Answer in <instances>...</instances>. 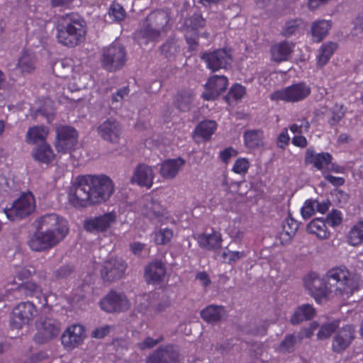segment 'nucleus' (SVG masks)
<instances>
[{
  "mask_svg": "<svg viewBox=\"0 0 363 363\" xmlns=\"http://www.w3.org/2000/svg\"><path fill=\"white\" fill-rule=\"evenodd\" d=\"M37 67V57L29 50L23 51L20 55L16 68L22 74L33 73Z\"/></svg>",
  "mask_w": 363,
  "mask_h": 363,
  "instance_id": "obj_23",
  "label": "nucleus"
},
{
  "mask_svg": "<svg viewBox=\"0 0 363 363\" xmlns=\"http://www.w3.org/2000/svg\"><path fill=\"white\" fill-rule=\"evenodd\" d=\"M310 94L311 87L304 82H299L274 91L270 94L269 98L272 101L281 100L295 103L305 99Z\"/></svg>",
  "mask_w": 363,
  "mask_h": 363,
  "instance_id": "obj_7",
  "label": "nucleus"
},
{
  "mask_svg": "<svg viewBox=\"0 0 363 363\" xmlns=\"http://www.w3.org/2000/svg\"><path fill=\"white\" fill-rule=\"evenodd\" d=\"M360 277L345 267L330 269L324 279L310 274L304 279L305 287L317 303H320L330 293L335 296H352L359 287Z\"/></svg>",
  "mask_w": 363,
  "mask_h": 363,
  "instance_id": "obj_1",
  "label": "nucleus"
},
{
  "mask_svg": "<svg viewBox=\"0 0 363 363\" xmlns=\"http://www.w3.org/2000/svg\"><path fill=\"white\" fill-rule=\"evenodd\" d=\"M245 146L250 150L260 149L264 147V135L262 130H250L244 133Z\"/></svg>",
  "mask_w": 363,
  "mask_h": 363,
  "instance_id": "obj_31",
  "label": "nucleus"
},
{
  "mask_svg": "<svg viewBox=\"0 0 363 363\" xmlns=\"http://www.w3.org/2000/svg\"><path fill=\"white\" fill-rule=\"evenodd\" d=\"M72 69V67L67 60H57L52 66V72L57 76L65 78L67 74Z\"/></svg>",
  "mask_w": 363,
  "mask_h": 363,
  "instance_id": "obj_47",
  "label": "nucleus"
},
{
  "mask_svg": "<svg viewBox=\"0 0 363 363\" xmlns=\"http://www.w3.org/2000/svg\"><path fill=\"white\" fill-rule=\"evenodd\" d=\"M97 132L102 139L113 143H118L122 134L119 122L112 118L100 123L97 127Z\"/></svg>",
  "mask_w": 363,
  "mask_h": 363,
  "instance_id": "obj_18",
  "label": "nucleus"
},
{
  "mask_svg": "<svg viewBox=\"0 0 363 363\" xmlns=\"http://www.w3.org/2000/svg\"><path fill=\"white\" fill-rule=\"evenodd\" d=\"M85 337L84 327L80 324H73L64 331L61 342L65 349L74 350L83 343Z\"/></svg>",
  "mask_w": 363,
  "mask_h": 363,
  "instance_id": "obj_14",
  "label": "nucleus"
},
{
  "mask_svg": "<svg viewBox=\"0 0 363 363\" xmlns=\"http://www.w3.org/2000/svg\"><path fill=\"white\" fill-rule=\"evenodd\" d=\"M225 315L222 306L210 305L201 311V318L209 323H216L220 321Z\"/></svg>",
  "mask_w": 363,
  "mask_h": 363,
  "instance_id": "obj_32",
  "label": "nucleus"
},
{
  "mask_svg": "<svg viewBox=\"0 0 363 363\" xmlns=\"http://www.w3.org/2000/svg\"><path fill=\"white\" fill-rule=\"evenodd\" d=\"M216 129V123L213 121L201 122L196 128V133L205 140H208Z\"/></svg>",
  "mask_w": 363,
  "mask_h": 363,
  "instance_id": "obj_40",
  "label": "nucleus"
},
{
  "mask_svg": "<svg viewBox=\"0 0 363 363\" xmlns=\"http://www.w3.org/2000/svg\"><path fill=\"white\" fill-rule=\"evenodd\" d=\"M162 340V337L157 340H154L152 337H147L143 342H139L138 346L141 350H145L147 348H152L157 345Z\"/></svg>",
  "mask_w": 363,
  "mask_h": 363,
  "instance_id": "obj_59",
  "label": "nucleus"
},
{
  "mask_svg": "<svg viewBox=\"0 0 363 363\" xmlns=\"http://www.w3.org/2000/svg\"><path fill=\"white\" fill-rule=\"evenodd\" d=\"M111 326L105 325L95 328L91 332V337L96 339H101L106 336L111 331Z\"/></svg>",
  "mask_w": 363,
  "mask_h": 363,
  "instance_id": "obj_57",
  "label": "nucleus"
},
{
  "mask_svg": "<svg viewBox=\"0 0 363 363\" xmlns=\"http://www.w3.org/2000/svg\"><path fill=\"white\" fill-rule=\"evenodd\" d=\"M177 358V352L172 347H167L155 351L148 357L147 363H176Z\"/></svg>",
  "mask_w": 363,
  "mask_h": 363,
  "instance_id": "obj_27",
  "label": "nucleus"
},
{
  "mask_svg": "<svg viewBox=\"0 0 363 363\" xmlns=\"http://www.w3.org/2000/svg\"><path fill=\"white\" fill-rule=\"evenodd\" d=\"M113 191V183L106 175L78 176L72 183L68 199L73 206L84 208L106 201Z\"/></svg>",
  "mask_w": 363,
  "mask_h": 363,
  "instance_id": "obj_2",
  "label": "nucleus"
},
{
  "mask_svg": "<svg viewBox=\"0 0 363 363\" xmlns=\"http://www.w3.org/2000/svg\"><path fill=\"white\" fill-rule=\"evenodd\" d=\"M108 13L112 21L116 23L123 21L126 16V11L123 6L116 1L111 3Z\"/></svg>",
  "mask_w": 363,
  "mask_h": 363,
  "instance_id": "obj_43",
  "label": "nucleus"
},
{
  "mask_svg": "<svg viewBox=\"0 0 363 363\" xmlns=\"http://www.w3.org/2000/svg\"><path fill=\"white\" fill-rule=\"evenodd\" d=\"M245 256L246 255L244 252L230 250L228 253V260H227V263L229 264H233L238 260L245 257Z\"/></svg>",
  "mask_w": 363,
  "mask_h": 363,
  "instance_id": "obj_62",
  "label": "nucleus"
},
{
  "mask_svg": "<svg viewBox=\"0 0 363 363\" xmlns=\"http://www.w3.org/2000/svg\"><path fill=\"white\" fill-rule=\"evenodd\" d=\"M193 99L194 95L191 91H184L177 95L175 104L178 109L186 112L190 110Z\"/></svg>",
  "mask_w": 363,
  "mask_h": 363,
  "instance_id": "obj_39",
  "label": "nucleus"
},
{
  "mask_svg": "<svg viewBox=\"0 0 363 363\" xmlns=\"http://www.w3.org/2000/svg\"><path fill=\"white\" fill-rule=\"evenodd\" d=\"M186 23L193 30H196L205 26V20L199 13H194L186 21Z\"/></svg>",
  "mask_w": 363,
  "mask_h": 363,
  "instance_id": "obj_52",
  "label": "nucleus"
},
{
  "mask_svg": "<svg viewBox=\"0 0 363 363\" xmlns=\"http://www.w3.org/2000/svg\"><path fill=\"white\" fill-rule=\"evenodd\" d=\"M37 315L35 305L30 302H21L13 309L11 318V325L13 328L18 329L28 325Z\"/></svg>",
  "mask_w": 363,
  "mask_h": 363,
  "instance_id": "obj_11",
  "label": "nucleus"
},
{
  "mask_svg": "<svg viewBox=\"0 0 363 363\" xmlns=\"http://www.w3.org/2000/svg\"><path fill=\"white\" fill-rule=\"evenodd\" d=\"M78 143L77 131L72 126L59 125L56 128L55 143L57 152L65 154L74 150Z\"/></svg>",
  "mask_w": 363,
  "mask_h": 363,
  "instance_id": "obj_9",
  "label": "nucleus"
},
{
  "mask_svg": "<svg viewBox=\"0 0 363 363\" xmlns=\"http://www.w3.org/2000/svg\"><path fill=\"white\" fill-rule=\"evenodd\" d=\"M116 214L114 212L106 213L84 222V228L90 232H104L115 223Z\"/></svg>",
  "mask_w": 363,
  "mask_h": 363,
  "instance_id": "obj_20",
  "label": "nucleus"
},
{
  "mask_svg": "<svg viewBox=\"0 0 363 363\" xmlns=\"http://www.w3.org/2000/svg\"><path fill=\"white\" fill-rule=\"evenodd\" d=\"M206 67L212 72L226 69L232 63V55L230 50L218 49L211 52H206L201 56Z\"/></svg>",
  "mask_w": 363,
  "mask_h": 363,
  "instance_id": "obj_10",
  "label": "nucleus"
},
{
  "mask_svg": "<svg viewBox=\"0 0 363 363\" xmlns=\"http://www.w3.org/2000/svg\"><path fill=\"white\" fill-rule=\"evenodd\" d=\"M294 45L291 43L283 41L274 45L271 48L272 58L274 62L286 61L294 50Z\"/></svg>",
  "mask_w": 363,
  "mask_h": 363,
  "instance_id": "obj_29",
  "label": "nucleus"
},
{
  "mask_svg": "<svg viewBox=\"0 0 363 363\" xmlns=\"http://www.w3.org/2000/svg\"><path fill=\"white\" fill-rule=\"evenodd\" d=\"M354 327L350 325H347L340 329L333 337V350L338 353L345 350L354 338Z\"/></svg>",
  "mask_w": 363,
  "mask_h": 363,
  "instance_id": "obj_19",
  "label": "nucleus"
},
{
  "mask_svg": "<svg viewBox=\"0 0 363 363\" xmlns=\"http://www.w3.org/2000/svg\"><path fill=\"white\" fill-rule=\"evenodd\" d=\"M33 116L35 118L43 116L48 123L52 121L55 116L53 101L50 99L39 101V107L34 111Z\"/></svg>",
  "mask_w": 363,
  "mask_h": 363,
  "instance_id": "obj_34",
  "label": "nucleus"
},
{
  "mask_svg": "<svg viewBox=\"0 0 363 363\" xmlns=\"http://www.w3.org/2000/svg\"><path fill=\"white\" fill-rule=\"evenodd\" d=\"M127 264L121 258H111L104 262L101 269V276L104 281L113 282L123 277Z\"/></svg>",
  "mask_w": 363,
  "mask_h": 363,
  "instance_id": "obj_13",
  "label": "nucleus"
},
{
  "mask_svg": "<svg viewBox=\"0 0 363 363\" xmlns=\"http://www.w3.org/2000/svg\"><path fill=\"white\" fill-rule=\"evenodd\" d=\"M228 86V79L223 75H213L206 84V91L202 97L206 100H213Z\"/></svg>",
  "mask_w": 363,
  "mask_h": 363,
  "instance_id": "obj_21",
  "label": "nucleus"
},
{
  "mask_svg": "<svg viewBox=\"0 0 363 363\" xmlns=\"http://www.w3.org/2000/svg\"><path fill=\"white\" fill-rule=\"evenodd\" d=\"M19 290L26 296L38 297L42 293L41 287L33 281H29L23 283L19 286Z\"/></svg>",
  "mask_w": 363,
  "mask_h": 363,
  "instance_id": "obj_45",
  "label": "nucleus"
},
{
  "mask_svg": "<svg viewBox=\"0 0 363 363\" xmlns=\"http://www.w3.org/2000/svg\"><path fill=\"white\" fill-rule=\"evenodd\" d=\"M37 230H47L68 233L67 222L56 213H48L40 216L38 220Z\"/></svg>",
  "mask_w": 363,
  "mask_h": 363,
  "instance_id": "obj_16",
  "label": "nucleus"
},
{
  "mask_svg": "<svg viewBox=\"0 0 363 363\" xmlns=\"http://www.w3.org/2000/svg\"><path fill=\"white\" fill-rule=\"evenodd\" d=\"M100 306L108 313L121 312L128 310L130 303L125 294L111 291L100 301Z\"/></svg>",
  "mask_w": 363,
  "mask_h": 363,
  "instance_id": "obj_15",
  "label": "nucleus"
},
{
  "mask_svg": "<svg viewBox=\"0 0 363 363\" xmlns=\"http://www.w3.org/2000/svg\"><path fill=\"white\" fill-rule=\"evenodd\" d=\"M129 93V89L128 87H123L122 89L118 90L115 94L112 96V101L113 102H119L123 99L128 96Z\"/></svg>",
  "mask_w": 363,
  "mask_h": 363,
  "instance_id": "obj_64",
  "label": "nucleus"
},
{
  "mask_svg": "<svg viewBox=\"0 0 363 363\" xmlns=\"http://www.w3.org/2000/svg\"><path fill=\"white\" fill-rule=\"evenodd\" d=\"M128 60L125 47L118 41L104 47L101 52L100 63L105 70L114 72L121 69Z\"/></svg>",
  "mask_w": 363,
  "mask_h": 363,
  "instance_id": "obj_5",
  "label": "nucleus"
},
{
  "mask_svg": "<svg viewBox=\"0 0 363 363\" xmlns=\"http://www.w3.org/2000/svg\"><path fill=\"white\" fill-rule=\"evenodd\" d=\"M14 186V182L4 174L0 175V194H8Z\"/></svg>",
  "mask_w": 363,
  "mask_h": 363,
  "instance_id": "obj_51",
  "label": "nucleus"
},
{
  "mask_svg": "<svg viewBox=\"0 0 363 363\" xmlns=\"http://www.w3.org/2000/svg\"><path fill=\"white\" fill-rule=\"evenodd\" d=\"M33 156L35 160L43 163H49L54 158V153L50 146L43 143L39 147L35 148Z\"/></svg>",
  "mask_w": 363,
  "mask_h": 363,
  "instance_id": "obj_37",
  "label": "nucleus"
},
{
  "mask_svg": "<svg viewBox=\"0 0 363 363\" xmlns=\"http://www.w3.org/2000/svg\"><path fill=\"white\" fill-rule=\"evenodd\" d=\"M162 51L165 53L167 57H170L177 51V46L173 42H167L162 46Z\"/></svg>",
  "mask_w": 363,
  "mask_h": 363,
  "instance_id": "obj_63",
  "label": "nucleus"
},
{
  "mask_svg": "<svg viewBox=\"0 0 363 363\" xmlns=\"http://www.w3.org/2000/svg\"><path fill=\"white\" fill-rule=\"evenodd\" d=\"M245 87L240 84H235L229 91V96L236 100L241 99L245 94Z\"/></svg>",
  "mask_w": 363,
  "mask_h": 363,
  "instance_id": "obj_56",
  "label": "nucleus"
},
{
  "mask_svg": "<svg viewBox=\"0 0 363 363\" xmlns=\"http://www.w3.org/2000/svg\"><path fill=\"white\" fill-rule=\"evenodd\" d=\"M166 274V269L161 261L155 260L148 264L145 271V277L148 283L161 281Z\"/></svg>",
  "mask_w": 363,
  "mask_h": 363,
  "instance_id": "obj_28",
  "label": "nucleus"
},
{
  "mask_svg": "<svg viewBox=\"0 0 363 363\" xmlns=\"http://www.w3.org/2000/svg\"><path fill=\"white\" fill-rule=\"evenodd\" d=\"M86 23L76 13L62 16L57 26V39L59 43L73 48L85 39Z\"/></svg>",
  "mask_w": 363,
  "mask_h": 363,
  "instance_id": "obj_4",
  "label": "nucleus"
},
{
  "mask_svg": "<svg viewBox=\"0 0 363 363\" xmlns=\"http://www.w3.org/2000/svg\"><path fill=\"white\" fill-rule=\"evenodd\" d=\"M298 228V224L296 220L291 217H287L282 225L281 236H286V240H290L296 234Z\"/></svg>",
  "mask_w": 363,
  "mask_h": 363,
  "instance_id": "obj_44",
  "label": "nucleus"
},
{
  "mask_svg": "<svg viewBox=\"0 0 363 363\" xmlns=\"http://www.w3.org/2000/svg\"><path fill=\"white\" fill-rule=\"evenodd\" d=\"M300 21L298 20H291L287 21L283 28L282 34L286 37L295 34L298 29Z\"/></svg>",
  "mask_w": 363,
  "mask_h": 363,
  "instance_id": "obj_53",
  "label": "nucleus"
},
{
  "mask_svg": "<svg viewBox=\"0 0 363 363\" xmlns=\"http://www.w3.org/2000/svg\"><path fill=\"white\" fill-rule=\"evenodd\" d=\"M347 242L351 246H358L363 244V221H359L350 230Z\"/></svg>",
  "mask_w": 363,
  "mask_h": 363,
  "instance_id": "obj_38",
  "label": "nucleus"
},
{
  "mask_svg": "<svg viewBox=\"0 0 363 363\" xmlns=\"http://www.w3.org/2000/svg\"><path fill=\"white\" fill-rule=\"evenodd\" d=\"M169 17L164 11H154L140 21L135 33V38L140 45L155 43L165 35L169 29Z\"/></svg>",
  "mask_w": 363,
  "mask_h": 363,
  "instance_id": "obj_3",
  "label": "nucleus"
},
{
  "mask_svg": "<svg viewBox=\"0 0 363 363\" xmlns=\"http://www.w3.org/2000/svg\"><path fill=\"white\" fill-rule=\"evenodd\" d=\"M331 26L330 21L322 19L313 22L311 26L313 38L317 42L321 41L328 35Z\"/></svg>",
  "mask_w": 363,
  "mask_h": 363,
  "instance_id": "obj_35",
  "label": "nucleus"
},
{
  "mask_svg": "<svg viewBox=\"0 0 363 363\" xmlns=\"http://www.w3.org/2000/svg\"><path fill=\"white\" fill-rule=\"evenodd\" d=\"M248 159L245 157L238 158L232 167V171L240 175H245L250 167Z\"/></svg>",
  "mask_w": 363,
  "mask_h": 363,
  "instance_id": "obj_48",
  "label": "nucleus"
},
{
  "mask_svg": "<svg viewBox=\"0 0 363 363\" xmlns=\"http://www.w3.org/2000/svg\"><path fill=\"white\" fill-rule=\"evenodd\" d=\"M237 154V150L232 147H228L220 152V158L224 163L227 164L228 163L229 160L232 157L236 156Z\"/></svg>",
  "mask_w": 363,
  "mask_h": 363,
  "instance_id": "obj_60",
  "label": "nucleus"
},
{
  "mask_svg": "<svg viewBox=\"0 0 363 363\" xmlns=\"http://www.w3.org/2000/svg\"><path fill=\"white\" fill-rule=\"evenodd\" d=\"M60 332V323L56 319L45 318L39 320L33 339L38 344H44L57 337Z\"/></svg>",
  "mask_w": 363,
  "mask_h": 363,
  "instance_id": "obj_12",
  "label": "nucleus"
},
{
  "mask_svg": "<svg viewBox=\"0 0 363 363\" xmlns=\"http://www.w3.org/2000/svg\"><path fill=\"white\" fill-rule=\"evenodd\" d=\"M331 161L332 156L328 152L317 153L312 147H308L306 151V163L313 164L318 170L329 164Z\"/></svg>",
  "mask_w": 363,
  "mask_h": 363,
  "instance_id": "obj_24",
  "label": "nucleus"
},
{
  "mask_svg": "<svg viewBox=\"0 0 363 363\" xmlns=\"http://www.w3.org/2000/svg\"><path fill=\"white\" fill-rule=\"evenodd\" d=\"M35 208V201L30 193L22 194L10 208L5 210L6 217L11 220L23 218L31 214Z\"/></svg>",
  "mask_w": 363,
  "mask_h": 363,
  "instance_id": "obj_8",
  "label": "nucleus"
},
{
  "mask_svg": "<svg viewBox=\"0 0 363 363\" xmlns=\"http://www.w3.org/2000/svg\"><path fill=\"white\" fill-rule=\"evenodd\" d=\"M67 235L57 231L38 230L30 237L28 244L32 250L40 252L53 247Z\"/></svg>",
  "mask_w": 363,
  "mask_h": 363,
  "instance_id": "obj_6",
  "label": "nucleus"
},
{
  "mask_svg": "<svg viewBox=\"0 0 363 363\" xmlns=\"http://www.w3.org/2000/svg\"><path fill=\"white\" fill-rule=\"evenodd\" d=\"M289 140L290 138L288 133V129L284 128L277 138V147L281 149H285V147L289 145Z\"/></svg>",
  "mask_w": 363,
  "mask_h": 363,
  "instance_id": "obj_58",
  "label": "nucleus"
},
{
  "mask_svg": "<svg viewBox=\"0 0 363 363\" xmlns=\"http://www.w3.org/2000/svg\"><path fill=\"white\" fill-rule=\"evenodd\" d=\"M326 221L329 225L333 228L340 225L342 221L341 212L337 210H333L327 216Z\"/></svg>",
  "mask_w": 363,
  "mask_h": 363,
  "instance_id": "obj_54",
  "label": "nucleus"
},
{
  "mask_svg": "<svg viewBox=\"0 0 363 363\" xmlns=\"http://www.w3.org/2000/svg\"><path fill=\"white\" fill-rule=\"evenodd\" d=\"M315 315V309L308 303L298 306L291 317L290 322L292 325H297L303 321L313 318Z\"/></svg>",
  "mask_w": 363,
  "mask_h": 363,
  "instance_id": "obj_30",
  "label": "nucleus"
},
{
  "mask_svg": "<svg viewBox=\"0 0 363 363\" xmlns=\"http://www.w3.org/2000/svg\"><path fill=\"white\" fill-rule=\"evenodd\" d=\"M184 164V160L181 157L167 160L161 164L160 174L165 179H172L177 176Z\"/></svg>",
  "mask_w": 363,
  "mask_h": 363,
  "instance_id": "obj_26",
  "label": "nucleus"
},
{
  "mask_svg": "<svg viewBox=\"0 0 363 363\" xmlns=\"http://www.w3.org/2000/svg\"><path fill=\"white\" fill-rule=\"evenodd\" d=\"M302 337L300 335H288L281 342L279 350L283 352H292L296 347V344L300 342Z\"/></svg>",
  "mask_w": 363,
  "mask_h": 363,
  "instance_id": "obj_41",
  "label": "nucleus"
},
{
  "mask_svg": "<svg viewBox=\"0 0 363 363\" xmlns=\"http://www.w3.org/2000/svg\"><path fill=\"white\" fill-rule=\"evenodd\" d=\"M344 116L345 110L343 109V107L342 106L336 105L333 108L332 116L328 121L329 123L331 125H335L337 124L340 121V120L344 117Z\"/></svg>",
  "mask_w": 363,
  "mask_h": 363,
  "instance_id": "obj_55",
  "label": "nucleus"
},
{
  "mask_svg": "<svg viewBox=\"0 0 363 363\" xmlns=\"http://www.w3.org/2000/svg\"><path fill=\"white\" fill-rule=\"evenodd\" d=\"M336 48L337 45L334 43L328 42L323 44L320 48V54L318 56V65H324L329 60Z\"/></svg>",
  "mask_w": 363,
  "mask_h": 363,
  "instance_id": "obj_42",
  "label": "nucleus"
},
{
  "mask_svg": "<svg viewBox=\"0 0 363 363\" xmlns=\"http://www.w3.org/2000/svg\"><path fill=\"white\" fill-rule=\"evenodd\" d=\"M154 178L152 168L147 164H140L135 168L130 182L150 189L152 185Z\"/></svg>",
  "mask_w": 363,
  "mask_h": 363,
  "instance_id": "obj_22",
  "label": "nucleus"
},
{
  "mask_svg": "<svg viewBox=\"0 0 363 363\" xmlns=\"http://www.w3.org/2000/svg\"><path fill=\"white\" fill-rule=\"evenodd\" d=\"M173 237V231L169 228H162L154 233V241L157 245L167 244Z\"/></svg>",
  "mask_w": 363,
  "mask_h": 363,
  "instance_id": "obj_46",
  "label": "nucleus"
},
{
  "mask_svg": "<svg viewBox=\"0 0 363 363\" xmlns=\"http://www.w3.org/2000/svg\"><path fill=\"white\" fill-rule=\"evenodd\" d=\"M338 325L339 322L337 320L323 325L318 333V337L320 339H325L330 337L338 327Z\"/></svg>",
  "mask_w": 363,
  "mask_h": 363,
  "instance_id": "obj_49",
  "label": "nucleus"
},
{
  "mask_svg": "<svg viewBox=\"0 0 363 363\" xmlns=\"http://www.w3.org/2000/svg\"><path fill=\"white\" fill-rule=\"evenodd\" d=\"M315 211V200L308 199L306 201L303 206L301 208V214L305 219L311 218Z\"/></svg>",
  "mask_w": 363,
  "mask_h": 363,
  "instance_id": "obj_50",
  "label": "nucleus"
},
{
  "mask_svg": "<svg viewBox=\"0 0 363 363\" xmlns=\"http://www.w3.org/2000/svg\"><path fill=\"white\" fill-rule=\"evenodd\" d=\"M143 211L146 217L155 223L163 222L168 217L165 208L150 196L143 199Z\"/></svg>",
  "mask_w": 363,
  "mask_h": 363,
  "instance_id": "obj_17",
  "label": "nucleus"
},
{
  "mask_svg": "<svg viewBox=\"0 0 363 363\" xmlns=\"http://www.w3.org/2000/svg\"><path fill=\"white\" fill-rule=\"evenodd\" d=\"M49 133V128L44 125H35L30 128L26 135V142L28 144L44 143Z\"/></svg>",
  "mask_w": 363,
  "mask_h": 363,
  "instance_id": "obj_33",
  "label": "nucleus"
},
{
  "mask_svg": "<svg viewBox=\"0 0 363 363\" xmlns=\"http://www.w3.org/2000/svg\"><path fill=\"white\" fill-rule=\"evenodd\" d=\"M73 0H50V4L52 7L62 9H72Z\"/></svg>",
  "mask_w": 363,
  "mask_h": 363,
  "instance_id": "obj_61",
  "label": "nucleus"
},
{
  "mask_svg": "<svg viewBox=\"0 0 363 363\" xmlns=\"http://www.w3.org/2000/svg\"><path fill=\"white\" fill-rule=\"evenodd\" d=\"M197 241L201 248L216 251L221 247L222 235L218 231L200 234L197 237Z\"/></svg>",
  "mask_w": 363,
  "mask_h": 363,
  "instance_id": "obj_25",
  "label": "nucleus"
},
{
  "mask_svg": "<svg viewBox=\"0 0 363 363\" xmlns=\"http://www.w3.org/2000/svg\"><path fill=\"white\" fill-rule=\"evenodd\" d=\"M307 230L323 240L327 239L330 235V232L325 221L320 218H315L311 220L307 225Z\"/></svg>",
  "mask_w": 363,
  "mask_h": 363,
  "instance_id": "obj_36",
  "label": "nucleus"
}]
</instances>
